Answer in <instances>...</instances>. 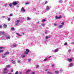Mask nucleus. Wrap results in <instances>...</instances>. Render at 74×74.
Returning <instances> with one entry per match:
<instances>
[{
  "instance_id": "nucleus-11",
  "label": "nucleus",
  "mask_w": 74,
  "mask_h": 74,
  "mask_svg": "<svg viewBox=\"0 0 74 74\" xmlns=\"http://www.w3.org/2000/svg\"><path fill=\"white\" fill-rule=\"evenodd\" d=\"M12 3H10L9 4V5L10 6V7H12Z\"/></svg>"
},
{
  "instance_id": "nucleus-19",
  "label": "nucleus",
  "mask_w": 74,
  "mask_h": 74,
  "mask_svg": "<svg viewBox=\"0 0 74 74\" xmlns=\"http://www.w3.org/2000/svg\"><path fill=\"white\" fill-rule=\"evenodd\" d=\"M62 27H63V25H60L59 26V27H60V28H62Z\"/></svg>"
},
{
  "instance_id": "nucleus-36",
  "label": "nucleus",
  "mask_w": 74,
  "mask_h": 74,
  "mask_svg": "<svg viewBox=\"0 0 74 74\" xmlns=\"http://www.w3.org/2000/svg\"><path fill=\"white\" fill-rule=\"evenodd\" d=\"M41 25H42L43 27H44V26H45V24H41Z\"/></svg>"
},
{
  "instance_id": "nucleus-35",
  "label": "nucleus",
  "mask_w": 74,
  "mask_h": 74,
  "mask_svg": "<svg viewBox=\"0 0 74 74\" xmlns=\"http://www.w3.org/2000/svg\"><path fill=\"white\" fill-rule=\"evenodd\" d=\"M8 21H10L11 20V19H10V18H8Z\"/></svg>"
},
{
  "instance_id": "nucleus-54",
  "label": "nucleus",
  "mask_w": 74,
  "mask_h": 74,
  "mask_svg": "<svg viewBox=\"0 0 74 74\" xmlns=\"http://www.w3.org/2000/svg\"><path fill=\"white\" fill-rule=\"evenodd\" d=\"M49 74H52V73H51V72H50V73H49Z\"/></svg>"
},
{
  "instance_id": "nucleus-10",
  "label": "nucleus",
  "mask_w": 74,
  "mask_h": 74,
  "mask_svg": "<svg viewBox=\"0 0 74 74\" xmlns=\"http://www.w3.org/2000/svg\"><path fill=\"white\" fill-rule=\"evenodd\" d=\"M6 39H7V40H8L9 39H10V36H8L6 37Z\"/></svg>"
},
{
  "instance_id": "nucleus-56",
  "label": "nucleus",
  "mask_w": 74,
  "mask_h": 74,
  "mask_svg": "<svg viewBox=\"0 0 74 74\" xmlns=\"http://www.w3.org/2000/svg\"><path fill=\"white\" fill-rule=\"evenodd\" d=\"M54 65H53L52 66V67H54Z\"/></svg>"
},
{
  "instance_id": "nucleus-52",
  "label": "nucleus",
  "mask_w": 74,
  "mask_h": 74,
  "mask_svg": "<svg viewBox=\"0 0 74 74\" xmlns=\"http://www.w3.org/2000/svg\"><path fill=\"white\" fill-rule=\"evenodd\" d=\"M11 72H12H12H13V70H12L11 71Z\"/></svg>"
},
{
  "instance_id": "nucleus-25",
  "label": "nucleus",
  "mask_w": 74,
  "mask_h": 74,
  "mask_svg": "<svg viewBox=\"0 0 74 74\" xmlns=\"http://www.w3.org/2000/svg\"><path fill=\"white\" fill-rule=\"evenodd\" d=\"M4 51V50H0V53H1V52H3Z\"/></svg>"
},
{
  "instance_id": "nucleus-41",
  "label": "nucleus",
  "mask_w": 74,
  "mask_h": 74,
  "mask_svg": "<svg viewBox=\"0 0 74 74\" xmlns=\"http://www.w3.org/2000/svg\"><path fill=\"white\" fill-rule=\"evenodd\" d=\"M68 52H71V50L70 49L69 50Z\"/></svg>"
},
{
  "instance_id": "nucleus-17",
  "label": "nucleus",
  "mask_w": 74,
  "mask_h": 74,
  "mask_svg": "<svg viewBox=\"0 0 74 74\" xmlns=\"http://www.w3.org/2000/svg\"><path fill=\"white\" fill-rule=\"evenodd\" d=\"M49 37L48 36H46V40H48V38H49Z\"/></svg>"
},
{
  "instance_id": "nucleus-28",
  "label": "nucleus",
  "mask_w": 74,
  "mask_h": 74,
  "mask_svg": "<svg viewBox=\"0 0 74 74\" xmlns=\"http://www.w3.org/2000/svg\"><path fill=\"white\" fill-rule=\"evenodd\" d=\"M12 63H13V64H15L16 62H15V61H13L12 62Z\"/></svg>"
},
{
  "instance_id": "nucleus-2",
  "label": "nucleus",
  "mask_w": 74,
  "mask_h": 74,
  "mask_svg": "<svg viewBox=\"0 0 74 74\" xmlns=\"http://www.w3.org/2000/svg\"><path fill=\"white\" fill-rule=\"evenodd\" d=\"M10 53L6 51L5 53L4 54V56H7V55H8Z\"/></svg>"
},
{
  "instance_id": "nucleus-5",
  "label": "nucleus",
  "mask_w": 74,
  "mask_h": 74,
  "mask_svg": "<svg viewBox=\"0 0 74 74\" xmlns=\"http://www.w3.org/2000/svg\"><path fill=\"white\" fill-rule=\"evenodd\" d=\"M21 11L22 12H25V9L24 8H22L21 9Z\"/></svg>"
},
{
  "instance_id": "nucleus-55",
  "label": "nucleus",
  "mask_w": 74,
  "mask_h": 74,
  "mask_svg": "<svg viewBox=\"0 0 74 74\" xmlns=\"http://www.w3.org/2000/svg\"><path fill=\"white\" fill-rule=\"evenodd\" d=\"M5 16H3V18H5Z\"/></svg>"
},
{
  "instance_id": "nucleus-15",
  "label": "nucleus",
  "mask_w": 74,
  "mask_h": 74,
  "mask_svg": "<svg viewBox=\"0 0 74 74\" xmlns=\"http://www.w3.org/2000/svg\"><path fill=\"white\" fill-rule=\"evenodd\" d=\"M11 29L12 30H16V29H15V28H14V27H12L11 28Z\"/></svg>"
},
{
  "instance_id": "nucleus-24",
  "label": "nucleus",
  "mask_w": 74,
  "mask_h": 74,
  "mask_svg": "<svg viewBox=\"0 0 74 74\" xmlns=\"http://www.w3.org/2000/svg\"><path fill=\"white\" fill-rule=\"evenodd\" d=\"M62 2H63V1H62V0H60L59 1V3H62Z\"/></svg>"
},
{
  "instance_id": "nucleus-53",
  "label": "nucleus",
  "mask_w": 74,
  "mask_h": 74,
  "mask_svg": "<svg viewBox=\"0 0 74 74\" xmlns=\"http://www.w3.org/2000/svg\"><path fill=\"white\" fill-rule=\"evenodd\" d=\"M51 56H50L48 58L49 59V58H51Z\"/></svg>"
},
{
  "instance_id": "nucleus-45",
  "label": "nucleus",
  "mask_w": 74,
  "mask_h": 74,
  "mask_svg": "<svg viewBox=\"0 0 74 74\" xmlns=\"http://www.w3.org/2000/svg\"><path fill=\"white\" fill-rule=\"evenodd\" d=\"M2 48H3V47H0V49H2Z\"/></svg>"
},
{
  "instance_id": "nucleus-30",
  "label": "nucleus",
  "mask_w": 74,
  "mask_h": 74,
  "mask_svg": "<svg viewBox=\"0 0 74 74\" xmlns=\"http://www.w3.org/2000/svg\"><path fill=\"white\" fill-rule=\"evenodd\" d=\"M13 16V14H10L9 16Z\"/></svg>"
},
{
  "instance_id": "nucleus-48",
  "label": "nucleus",
  "mask_w": 74,
  "mask_h": 74,
  "mask_svg": "<svg viewBox=\"0 0 74 74\" xmlns=\"http://www.w3.org/2000/svg\"><path fill=\"white\" fill-rule=\"evenodd\" d=\"M61 24L62 25H64V22L62 23Z\"/></svg>"
},
{
  "instance_id": "nucleus-51",
  "label": "nucleus",
  "mask_w": 74,
  "mask_h": 74,
  "mask_svg": "<svg viewBox=\"0 0 74 74\" xmlns=\"http://www.w3.org/2000/svg\"><path fill=\"white\" fill-rule=\"evenodd\" d=\"M45 71H48V70L47 69H46L45 70Z\"/></svg>"
},
{
  "instance_id": "nucleus-50",
  "label": "nucleus",
  "mask_w": 74,
  "mask_h": 74,
  "mask_svg": "<svg viewBox=\"0 0 74 74\" xmlns=\"http://www.w3.org/2000/svg\"><path fill=\"white\" fill-rule=\"evenodd\" d=\"M50 72H49V71H47V73L49 74Z\"/></svg>"
},
{
  "instance_id": "nucleus-34",
  "label": "nucleus",
  "mask_w": 74,
  "mask_h": 74,
  "mask_svg": "<svg viewBox=\"0 0 74 74\" xmlns=\"http://www.w3.org/2000/svg\"><path fill=\"white\" fill-rule=\"evenodd\" d=\"M64 45H67V43L65 42L64 44Z\"/></svg>"
},
{
  "instance_id": "nucleus-42",
  "label": "nucleus",
  "mask_w": 74,
  "mask_h": 74,
  "mask_svg": "<svg viewBox=\"0 0 74 74\" xmlns=\"http://www.w3.org/2000/svg\"><path fill=\"white\" fill-rule=\"evenodd\" d=\"M47 58H45L43 60H44V61H46V60H47Z\"/></svg>"
},
{
  "instance_id": "nucleus-32",
  "label": "nucleus",
  "mask_w": 74,
  "mask_h": 74,
  "mask_svg": "<svg viewBox=\"0 0 74 74\" xmlns=\"http://www.w3.org/2000/svg\"><path fill=\"white\" fill-rule=\"evenodd\" d=\"M47 33H48V31H46L45 34H47Z\"/></svg>"
},
{
  "instance_id": "nucleus-47",
  "label": "nucleus",
  "mask_w": 74,
  "mask_h": 74,
  "mask_svg": "<svg viewBox=\"0 0 74 74\" xmlns=\"http://www.w3.org/2000/svg\"><path fill=\"white\" fill-rule=\"evenodd\" d=\"M0 28H2V25H0Z\"/></svg>"
},
{
  "instance_id": "nucleus-40",
  "label": "nucleus",
  "mask_w": 74,
  "mask_h": 74,
  "mask_svg": "<svg viewBox=\"0 0 74 74\" xmlns=\"http://www.w3.org/2000/svg\"><path fill=\"white\" fill-rule=\"evenodd\" d=\"M7 70V68H5L4 69V71H6V70Z\"/></svg>"
},
{
  "instance_id": "nucleus-22",
  "label": "nucleus",
  "mask_w": 74,
  "mask_h": 74,
  "mask_svg": "<svg viewBox=\"0 0 74 74\" xmlns=\"http://www.w3.org/2000/svg\"><path fill=\"white\" fill-rule=\"evenodd\" d=\"M30 4V2H27V3H25V5H27V4Z\"/></svg>"
},
{
  "instance_id": "nucleus-44",
  "label": "nucleus",
  "mask_w": 74,
  "mask_h": 74,
  "mask_svg": "<svg viewBox=\"0 0 74 74\" xmlns=\"http://www.w3.org/2000/svg\"><path fill=\"white\" fill-rule=\"evenodd\" d=\"M7 72L6 71H4L3 72V73H7Z\"/></svg>"
},
{
  "instance_id": "nucleus-7",
  "label": "nucleus",
  "mask_w": 74,
  "mask_h": 74,
  "mask_svg": "<svg viewBox=\"0 0 74 74\" xmlns=\"http://www.w3.org/2000/svg\"><path fill=\"white\" fill-rule=\"evenodd\" d=\"M3 27L4 28H6V27H7V25H6L5 24H4L3 25Z\"/></svg>"
},
{
  "instance_id": "nucleus-14",
  "label": "nucleus",
  "mask_w": 74,
  "mask_h": 74,
  "mask_svg": "<svg viewBox=\"0 0 74 74\" xmlns=\"http://www.w3.org/2000/svg\"><path fill=\"white\" fill-rule=\"evenodd\" d=\"M4 34V32H1L0 33V36H2V35Z\"/></svg>"
},
{
  "instance_id": "nucleus-59",
  "label": "nucleus",
  "mask_w": 74,
  "mask_h": 74,
  "mask_svg": "<svg viewBox=\"0 0 74 74\" xmlns=\"http://www.w3.org/2000/svg\"><path fill=\"white\" fill-rule=\"evenodd\" d=\"M11 74V73H9V74Z\"/></svg>"
},
{
  "instance_id": "nucleus-16",
  "label": "nucleus",
  "mask_w": 74,
  "mask_h": 74,
  "mask_svg": "<svg viewBox=\"0 0 74 74\" xmlns=\"http://www.w3.org/2000/svg\"><path fill=\"white\" fill-rule=\"evenodd\" d=\"M58 49H57L55 50L54 52H58Z\"/></svg>"
},
{
  "instance_id": "nucleus-26",
  "label": "nucleus",
  "mask_w": 74,
  "mask_h": 74,
  "mask_svg": "<svg viewBox=\"0 0 74 74\" xmlns=\"http://www.w3.org/2000/svg\"><path fill=\"white\" fill-rule=\"evenodd\" d=\"M19 22H20V20H17L16 21V22L17 23H19Z\"/></svg>"
},
{
  "instance_id": "nucleus-3",
  "label": "nucleus",
  "mask_w": 74,
  "mask_h": 74,
  "mask_svg": "<svg viewBox=\"0 0 74 74\" xmlns=\"http://www.w3.org/2000/svg\"><path fill=\"white\" fill-rule=\"evenodd\" d=\"M56 19H61V18H62V16L60 15L58 17L57 16H56Z\"/></svg>"
},
{
  "instance_id": "nucleus-18",
  "label": "nucleus",
  "mask_w": 74,
  "mask_h": 74,
  "mask_svg": "<svg viewBox=\"0 0 74 74\" xmlns=\"http://www.w3.org/2000/svg\"><path fill=\"white\" fill-rule=\"evenodd\" d=\"M55 73L56 74H58V73H59V71H55Z\"/></svg>"
},
{
  "instance_id": "nucleus-43",
  "label": "nucleus",
  "mask_w": 74,
  "mask_h": 74,
  "mask_svg": "<svg viewBox=\"0 0 74 74\" xmlns=\"http://www.w3.org/2000/svg\"><path fill=\"white\" fill-rule=\"evenodd\" d=\"M38 67H39V66L37 65L36 67V69H37V68H38Z\"/></svg>"
},
{
  "instance_id": "nucleus-33",
  "label": "nucleus",
  "mask_w": 74,
  "mask_h": 74,
  "mask_svg": "<svg viewBox=\"0 0 74 74\" xmlns=\"http://www.w3.org/2000/svg\"><path fill=\"white\" fill-rule=\"evenodd\" d=\"M18 74V71L16 72L15 73V74Z\"/></svg>"
},
{
  "instance_id": "nucleus-20",
  "label": "nucleus",
  "mask_w": 74,
  "mask_h": 74,
  "mask_svg": "<svg viewBox=\"0 0 74 74\" xmlns=\"http://www.w3.org/2000/svg\"><path fill=\"white\" fill-rule=\"evenodd\" d=\"M25 56H26L25 55H23L21 56V57L22 58H25Z\"/></svg>"
},
{
  "instance_id": "nucleus-37",
  "label": "nucleus",
  "mask_w": 74,
  "mask_h": 74,
  "mask_svg": "<svg viewBox=\"0 0 74 74\" xmlns=\"http://www.w3.org/2000/svg\"><path fill=\"white\" fill-rule=\"evenodd\" d=\"M47 3H48V2L47 1H46L45 3V4H46Z\"/></svg>"
},
{
  "instance_id": "nucleus-57",
  "label": "nucleus",
  "mask_w": 74,
  "mask_h": 74,
  "mask_svg": "<svg viewBox=\"0 0 74 74\" xmlns=\"http://www.w3.org/2000/svg\"><path fill=\"white\" fill-rule=\"evenodd\" d=\"M16 25H18V23L16 24Z\"/></svg>"
},
{
  "instance_id": "nucleus-61",
  "label": "nucleus",
  "mask_w": 74,
  "mask_h": 74,
  "mask_svg": "<svg viewBox=\"0 0 74 74\" xmlns=\"http://www.w3.org/2000/svg\"><path fill=\"white\" fill-rule=\"evenodd\" d=\"M11 61H12V62L13 61V60H12Z\"/></svg>"
},
{
  "instance_id": "nucleus-4",
  "label": "nucleus",
  "mask_w": 74,
  "mask_h": 74,
  "mask_svg": "<svg viewBox=\"0 0 74 74\" xmlns=\"http://www.w3.org/2000/svg\"><path fill=\"white\" fill-rule=\"evenodd\" d=\"M72 59L71 58L70 59L68 58L67 59V60H68L69 62H72Z\"/></svg>"
},
{
  "instance_id": "nucleus-39",
  "label": "nucleus",
  "mask_w": 74,
  "mask_h": 74,
  "mask_svg": "<svg viewBox=\"0 0 74 74\" xmlns=\"http://www.w3.org/2000/svg\"><path fill=\"white\" fill-rule=\"evenodd\" d=\"M30 71V70H29L28 71H27V72H26V73H28V72H29V71Z\"/></svg>"
},
{
  "instance_id": "nucleus-27",
  "label": "nucleus",
  "mask_w": 74,
  "mask_h": 74,
  "mask_svg": "<svg viewBox=\"0 0 74 74\" xmlns=\"http://www.w3.org/2000/svg\"><path fill=\"white\" fill-rule=\"evenodd\" d=\"M2 58H5V56H3V55H2Z\"/></svg>"
},
{
  "instance_id": "nucleus-1",
  "label": "nucleus",
  "mask_w": 74,
  "mask_h": 74,
  "mask_svg": "<svg viewBox=\"0 0 74 74\" xmlns=\"http://www.w3.org/2000/svg\"><path fill=\"white\" fill-rule=\"evenodd\" d=\"M19 3V2L18 1H14L12 3V4H13V5H16Z\"/></svg>"
},
{
  "instance_id": "nucleus-21",
  "label": "nucleus",
  "mask_w": 74,
  "mask_h": 74,
  "mask_svg": "<svg viewBox=\"0 0 74 74\" xmlns=\"http://www.w3.org/2000/svg\"><path fill=\"white\" fill-rule=\"evenodd\" d=\"M6 67H7L8 68L10 67V65H8L6 66Z\"/></svg>"
},
{
  "instance_id": "nucleus-38",
  "label": "nucleus",
  "mask_w": 74,
  "mask_h": 74,
  "mask_svg": "<svg viewBox=\"0 0 74 74\" xmlns=\"http://www.w3.org/2000/svg\"><path fill=\"white\" fill-rule=\"evenodd\" d=\"M28 61L29 62H30V61H31V59H28Z\"/></svg>"
},
{
  "instance_id": "nucleus-49",
  "label": "nucleus",
  "mask_w": 74,
  "mask_h": 74,
  "mask_svg": "<svg viewBox=\"0 0 74 74\" xmlns=\"http://www.w3.org/2000/svg\"><path fill=\"white\" fill-rule=\"evenodd\" d=\"M57 24H54V26H56V25Z\"/></svg>"
},
{
  "instance_id": "nucleus-31",
  "label": "nucleus",
  "mask_w": 74,
  "mask_h": 74,
  "mask_svg": "<svg viewBox=\"0 0 74 74\" xmlns=\"http://www.w3.org/2000/svg\"><path fill=\"white\" fill-rule=\"evenodd\" d=\"M16 34H17V35H18V36H21V35H19V34H18V33H16Z\"/></svg>"
},
{
  "instance_id": "nucleus-60",
  "label": "nucleus",
  "mask_w": 74,
  "mask_h": 74,
  "mask_svg": "<svg viewBox=\"0 0 74 74\" xmlns=\"http://www.w3.org/2000/svg\"><path fill=\"white\" fill-rule=\"evenodd\" d=\"M7 5V4H6L5 5Z\"/></svg>"
},
{
  "instance_id": "nucleus-23",
  "label": "nucleus",
  "mask_w": 74,
  "mask_h": 74,
  "mask_svg": "<svg viewBox=\"0 0 74 74\" xmlns=\"http://www.w3.org/2000/svg\"><path fill=\"white\" fill-rule=\"evenodd\" d=\"M13 46L14 47H16L17 46V45H13Z\"/></svg>"
},
{
  "instance_id": "nucleus-12",
  "label": "nucleus",
  "mask_w": 74,
  "mask_h": 74,
  "mask_svg": "<svg viewBox=\"0 0 74 74\" xmlns=\"http://www.w3.org/2000/svg\"><path fill=\"white\" fill-rule=\"evenodd\" d=\"M27 19L28 21H30V19H31V18H29V17H27Z\"/></svg>"
},
{
  "instance_id": "nucleus-13",
  "label": "nucleus",
  "mask_w": 74,
  "mask_h": 74,
  "mask_svg": "<svg viewBox=\"0 0 74 74\" xmlns=\"http://www.w3.org/2000/svg\"><path fill=\"white\" fill-rule=\"evenodd\" d=\"M24 54H25V55H27V54H28V53L27 51H25L24 52Z\"/></svg>"
},
{
  "instance_id": "nucleus-6",
  "label": "nucleus",
  "mask_w": 74,
  "mask_h": 74,
  "mask_svg": "<svg viewBox=\"0 0 74 74\" xmlns=\"http://www.w3.org/2000/svg\"><path fill=\"white\" fill-rule=\"evenodd\" d=\"M74 66V64H71L69 65V66L70 67H73Z\"/></svg>"
},
{
  "instance_id": "nucleus-9",
  "label": "nucleus",
  "mask_w": 74,
  "mask_h": 74,
  "mask_svg": "<svg viewBox=\"0 0 74 74\" xmlns=\"http://www.w3.org/2000/svg\"><path fill=\"white\" fill-rule=\"evenodd\" d=\"M26 51L28 53H29L30 52V51H29V50L27 49H26Z\"/></svg>"
},
{
  "instance_id": "nucleus-58",
  "label": "nucleus",
  "mask_w": 74,
  "mask_h": 74,
  "mask_svg": "<svg viewBox=\"0 0 74 74\" xmlns=\"http://www.w3.org/2000/svg\"><path fill=\"white\" fill-rule=\"evenodd\" d=\"M22 74V73H19V74Z\"/></svg>"
},
{
  "instance_id": "nucleus-46",
  "label": "nucleus",
  "mask_w": 74,
  "mask_h": 74,
  "mask_svg": "<svg viewBox=\"0 0 74 74\" xmlns=\"http://www.w3.org/2000/svg\"><path fill=\"white\" fill-rule=\"evenodd\" d=\"M17 62H18V63H20L21 62V61L18 60V61Z\"/></svg>"
},
{
  "instance_id": "nucleus-8",
  "label": "nucleus",
  "mask_w": 74,
  "mask_h": 74,
  "mask_svg": "<svg viewBox=\"0 0 74 74\" xmlns=\"http://www.w3.org/2000/svg\"><path fill=\"white\" fill-rule=\"evenodd\" d=\"M49 7H48V6H47L46 9V10H49Z\"/></svg>"
},
{
  "instance_id": "nucleus-29",
  "label": "nucleus",
  "mask_w": 74,
  "mask_h": 74,
  "mask_svg": "<svg viewBox=\"0 0 74 74\" xmlns=\"http://www.w3.org/2000/svg\"><path fill=\"white\" fill-rule=\"evenodd\" d=\"M45 19H44L42 21V22H45Z\"/></svg>"
}]
</instances>
